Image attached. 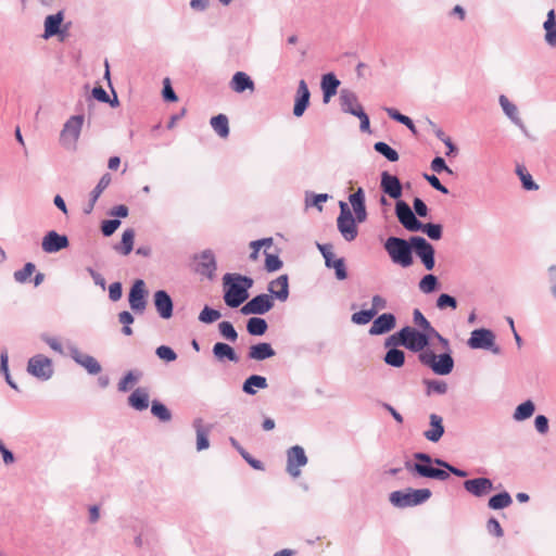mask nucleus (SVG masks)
Returning a JSON list of instances; mask_svg holds the SVG:
<instances>
[{
  "mask_svg": "<svg viewBox=\"0 0 556 556\" xmlns=\"http://www.w3.org/2000/svg\"><path fill=\"white\" fill-rule=\"evenodd\" d=\"M386 112L388 113V115L394 119V121H397L402 124H404L405 126H407L413 132H416V128H415V125L413 123V121L406 116V115H403L401 114L399 111H396L395 109H392V108H388L386 109Z\"/></svg>",
  "mask_w": 556,
  "mask_h": 556,
  "instance_id": "nucleus-44",
  "label": "nucleus"
},
{
  "mask_svg": "<svg viewBox=\"0 0 556 556\" xmlns=\"http://www.w3.org/2000/svg\"><path fill=\"white\" fill-rule=\"evenodd\" d=\"M396 216L400 223L409 231H418L422 224L416 218L407 203L399 201L396 203Z\"/></svg>",
  "mask_w": 556,
  "mask_h": 556,
  "instance_id": "nucleus-12",
  "label": "nucleus"
},
{
  "mask_svg": "<svg viewBox=\"0 0 556 556\" xmlns=\"http://www.w3.org/2000/svg\"><path fill=\"white\" fill-rule=\"evenodd\" d=\"M534 425L535 429L542 434L548 431V420L543 415H539L535 417Z\"/></svg>",
  "mask_w": 556,
  "mask_h": 556,
  "instance_id": "nucleus-64",
  "label": "nucleus"
},
{
  "mask_svg": "<svg viewBox=\"0 0 556 556\" xmlns=\"http://www.w3.org/2000/svg\"><path fill=\"white\" fill-rule=\"evenodd\" d=\"M438 283V279L433 275H426L419 282V289L424 293H430L432 292Z\"/></svg>",
  "mask_w": 556,
  "mask_h": 556,
  "instance_id": "nucleus-53",
  "label": "nucleus"
},
{
  "mask_svg": "<svg viewBox=\"0 0 556 556\" xmlns=\"http://www.w3.org/2000/svg\"><path fill=\"white\" fill-rule=\"evenodd\" d=\"M220 312L205 306L199 315L202 323H213L220 318Z\"/></svg>",
  "mask_w": 556,
  "mask_h": 556,
  "instance_id": "nucleus-51",
  "label": "nucleus"
},
{
  "mask_svg": "<svg viewBox=\"0 0 556 556\" xmlns=\"http://www.w3.org/2000/svg\"><path fill=\"white\" fill-rule=\"evenodd\" d=\"M340 233L346 241H353L358 233L357 225L352 216V212L345 202H340V214L337 219Z\"/></svg>",
  "mask_w": 556,
  "mask_h": 556,
  "instance_id": "nucleus-7",
  "label": "nucleus"
},
{
  "mask_svg": "<svg viewBox=\"0 0 556 556\" xmlns=\"http://www.w3.org/2000/svg\"><path fill=\"white\" fill-rule=\"evenodd\" d=\"M35 268L36 267L33 263H26L21 270L14 273L15 280L20 283L26 282L29 279V277L34 274Z\"/></svg>",
  "mask_w": 556,
  "mask_h": 556,
  "instance_id": "nucleus-49",
  "label": "nucleus"
},
{
  "mask_svg": "<svg viewBox=\"0 0 556 556\" xmlns=\"http://www.w3.org/2000/svg\"><path fill=\"white\" fill-rule=\"evenodd\" d=\"M486 529L489 533L495 535L496 538H502L504 531L500 525V522L495 518H490L486 522Z\"/></svg>",
  "mask_w": 556,
  "mask_h": 556,
  "instance_id": "nucleus-59",
  "label": "nucleus"
},
{
  "mask_svg": "<svg viewBox=\"0 0 556 556\" xmlns=\"http://www.w3.org/2000/svg\"><path fill=\"white\" fill-rule=\"evenodd\" d=\"M253 279L240 274H226L223 277L224 301L229 307H238L249 296Z\"/></svg>",
  "mask_w": 556,
  "mask_h": 556,
  "instance_id": "nucleus-1",
  "label": "nucleus"
},
{
  "mask_svg": "<svg viewBox=\"0 0 556 556\" xmlns=\"http://www.w3.org/2000/svg\"><path fill=\"white\" fill-rule=\"evenodd\" d=\"M410 248V242L408 243L406 240L396 237H390L384 243V249L391 260L403 267H408L413 264Z\"/></svg>",
  "mask_w": 556,
  "mask_h": 556,
  "instance_id": "nucleus-3",
  "label": "nucleus"
},
{
  "mask_svg": "<svg viewBox=\"0 0 556 556\" xmlns=\"http://www.w3.org/2000/svg\"><path fill=\"white\" fill-rule=\"evenodd\" d=\"M419 359L438 375H447L453 369V358L450 354L435 355L433 350H419Z\"/></svg>",
  "mask_w": 556,
  "mask_h": 556,
  "instance_id": "nucleus-5",
  "label": "nucleus"
},
{
  "mask_svg": "<svg viewBox=\"0 0 556 556\" xmlns=\"http://www.w3.org/2000/svg\"><path fill=\"white\" fill-rule=\"evenodd\" d=\"M437 306L440 308V309H444L446 307H451L453 309L456 308L457 306V303H456V300L448 295V294H441L439 298H438V301H437Z\"/></svg>",
  "mask_w": 556,
  "mask_h": 556,
  "instance_id": "nucleus-56",
  "label": "nucleus"
},
{
  "mask_svg": "<svg viewBox=\"0 0 556 556\" xmlns=\"http://www.w3.org/2000/svg\"><path fill=\"white\" fill-rule=\"evenodd\" d=\"M64 20V13L59 11L56 14L48 15L45 20V38H50L60 33L61 24Z\"/></svg>",
  "mask_w": 556,
  "mask_h": 556,
  "instance_id": "nucleus-30",
  "label": "nucleus"
},
{
  "mask_svg": "<svg viewBox=\"0 0 556 556\" xmlns=\"http://www.w3.org/2000/svg\"><path fill=\"white\" fill-rule=\"evenodd\" d=\"M275 354V350H251L249 357L256 361H263L271 357Z\"/></svg>",
  "mask_w": 556,
  "mask_h": 556,
  "instance_id": "nucleus-60",
  "label": "nucleus"
},
{
  "mask_svg": "<svg viewBox=\"0 0 556 556\" xmlns=\"http://www.w3.org/2000/svg\"><path fill=\"white\" fill-rule=\"evenodd\" d=\"M42 250L47 253H54L68 247L66 236L59 235L55 231H49L42 239Z\"/></svg>",
  "mask_w": 556,
  "mask_h": 556,
  "instance_id": "nucleus-16",
  "label": "nucleus"
},
{
  "mask_svg": "<svg viewBox=\"0 0 556 556\" xmlns=\"http://www.w3.org/2000/svg\"><path fill=\"white\" fill-rule=\"evenodd\" d=\"M27 370L33 376L43 380L49 379L53 372L51 361L42 354L29 359Z\"/></svg>",
  "mask_w": 556,
  "mask_h": 556,
  "instance_id": "nucleus-9",
  "label": "nucleus"
},
{
  "mask_svg": "<svg viewBox=\"0 0 556 556\" xmlns=\"http://www.w3.org/2000/svg\"><path fill=\"white\" fill-rule=\"evenodd\" d=\"M534 404L532 401L528 400L523 402L522 404L518 405L514 413V419L515 420H525L530 418L534 413Z\"/></svg>",
  "mask_w": 556,
  "mask_h": 556,
  "instance_id": "nucleus-39",
  "label": "nucleus"
},
{
  "mask_svg": "<svg viewBox=\"0 0 556 556\" xmlns=\"http://www.w3.org/2000/svg\"><path fill=\"white\" fill-rule=\"evenodd\" d=\"M163 97L167 101H172V102L177 101V96L170 86L169 78L164 79Z\"/></svg>",
  "mask_w": 556,
  "mask_h": 556,
  "instance_id": "nucleus-63",
  "label": "nucleus"
},
{
  "mask_svg": "<svg viewBox=\"0 0 556 556\" xmlns=\"http://www.w3.org/2000/svg\"><path fill=\"white\" fill-rule=\"evenodd\" d=\"M500 103L506 115L513 121L517 119V108L505 96L500 97Z\"/></svg>",
  "mask_w": 556,
  "mask_h": 556,
  "instance_id": "nucleus-54",
  "label": "nucleus"
},
{
  "mask_svg": "<svg viewBox=\"0 0 556 556\" xmlns=\"http://www.w3.org/2000/svg\"><path fill=\"white\" fill-rule=\"evenodd\" d=\"M321 252L327 267L336 270L339 280H344L348 276L343 258H336L330 245L317 244Z\"/></svg>",
  "mask_w": 556,
  "mask_h": 556,
  "instance_id": "nucleus-14",
  "label": "nucleus"
},
{
  "mask_svg": "<svg viewBox=\"0 0 556 556\" xmlns=\"http://www.w3.org/2000/svg\"><path fill=\"white\" fill-rule=\"evenodd\" d=\"M431 496L429 489H406L394 491L390 494V502L396 507L416 506L426 502Z\"/></svg>",
  "mask_w": 556,
  "mask_h": 556,
  "instance_id": "nucleus-4",
  "label": "nucleus"
},
{
  "mask_svg": "<svg viewBox=\"0 0 556 556\" xmlns=\"http://www.w3.org/2000/svg\"><path fill=\"white\" fill-rule=\"evenodd\" d=\"M194 428L197 431V448L202 451L208 447V430L203 429L202 420L198 419L194 421Z\"/></svg>",
  "mask_w": 556,
  "mask_h": 556,
  "instance_id": "nucleus-40",
  "label": "nucleus"
},
{
  "mask_svg": "<svg viewBox=\"0 0 556 556\" xmlns=\"http://www.w3.org/2000/svg\"><path fill=\"white\" fill-rule=\"evenodd\" d=\"M430 427L431 428L425 432V437L431 442H438L444 432L442 418L435 414H431Z\"/></svg>",
  "mask_w": 556,
  "mask_h": 556,
  "instance_id": "nucleus-32",
  "label": "nucleus"
},
{
  "mask_svg": "<svg viewBox=\"0 0 556 556\" xmlns=\"http://www.w3.org/2000/svg\"><path fill=\"white\" fill-rule=\"evenodd\" d=\"M544 29L546 30V42L552 47H556V17L554 10H551L547 13V18L544 22Z\"/></svg>",
  "mask_w": 556,
  "mask_h": 556,
  "instance_id": "nucleus-34",
  "label": "nucleus"
},
{
  "mask_svg": "<svg viewBox=\"0 0 556 556\" xmlns=\"http://www.w3.org/2000/svg\"><path fill=\"white\" fill-rule=\"evenodd\" d=\"M413 316L414 324L420 328V331L427 333L432 339L438 338L442 343L446 344V341L435 331L418 308L414 309Z\"/></svg>",
  "mask_w": 556,
  "mask_h": 556,
  "instance_id": "nucleus-28",
  "label": "nucleus"
},
{
  "mask_svg": "<svg viewBox=\"0 0 556 556\" xmlns=\"http://www.w3.org/2000/svg\"><path fill=\"white\" fill-rule=\"evenodd\" d=\"M404 358L402 350H389L384 356L386 363L394 367L402 366L404 364Z\"/></svg>",
  "mask_w": 556,
  "mask_h": 556,
  "instance_id": "nucleus-45",
  "label": "nucleus"
},
{
  "mask_svg": "<svg viewBox=\"0 0 556 556\" xmlns=\"http://www.w3.org/2000/svg\"><path fill=\"white\" fill-rule=\"evenodd\" d=\"M431 168L437 173L447 172L448 174H452V170L446 166L445 161L440 156H437L432 160Z\"/></svg>",
  "mask_w": 556,
  "mask_h": 556,
  "instance_id": "nucleus-62",
  "label": "nucleus"
},
{
  "mask_svg": "<svg viewBox=\"0 0 556 556\" xmlns=\"http://www.w3.org/2000/svg\"><path fill=\"white\" fill-rule=\"evenodd\" d=\"M129 405L137 409L143 410L149 406V394L143 389H136L128 397Z\"/></svg>",
  "mask_w": 556,
  "mask_h": 556,
  "instance_id": "nucleus-33",
  "label": "nucleus"
},
{
  "mask_svg": "<svg viewBox=\"0 0 556 556\" xmlns=\"http://www.w3.org/2000/svg\"><path fill=\"white\" fill-rule=\"evenodd\" d=\"M340 104L344 112L350 113L354 116L363 111V108L359 104L357 97L349 90L341 91Z\"/></svg>",
  "mask_w": 556,
  "mask_h": 556,
  "instance_id": "nucleus-23",
  "label": "nucleus"
},
{
  "mask_svg": "<svg viewBox=\"0 0 556 556\" xmlns=\"http://www.w3.org/2000/svg\"><path fill=\"white\" fill-rule=\"evenodd\" d=\"M216 267L215 256L211 251H204L197 257L195 271L199 275L213 279Z\"/></svg>",
  "mask_w": 556,
  "mask_h": 556,
  "instance_id": "nucleus-15",
  "label": "nucleus"
},
{
  "mask_svg": "<svg viewBox=\"0 0 556 556\" xmlns=\"http://www.w3.org/2000/svg\"><path fill=\"white\" fill-rule=\"evenodd\" d=\"M138 378V374H135L134 371L127 372L125 377L118 382V390L121 392H126L137 382Z\"/></svg>",
  "mask_w": 556,
  "mask_h": 556,
  "instance_id": "nucleus-50",
  "label": "nucleus"
},
{
  "mask_svg": "<svg viewBox=\"0 0 556 556\" xmlns=\"http://www.w3.org/2000/svg\"><path fill=\"white\" fill-rule=\"evenodd\" d=\"M274 306L273 298L268 294H260L245 303L241 312L244 315L250 314H265L270 311Z\"/></svg>",
  "mask_w": 556,
  "mask_h": 556,
  "instance_id": "nucleus-10",
  "label": "nucleus"
},
{
  "mask_svg": "<svg viewBox=\"0 0 556 556\" xmlns=\"http://www.w3.org/2000/svg\"><path fill=\"white\" fill-rule=\"evenodd\" d=\"M412 469L416 471L419 476L426 478L446 480L450 477V473L446 470L433 468L429 465H424L419 463L414 464Z\"/></svg>",
  "mask_w": 556,
  "mask_h": 556,
  "instance_id": "nucleus-26",
  "label": "nucleus"
},
{
  "mask_svg": "<svg viewBox=\"0 0 556 556\" xmlns=\"http://www.w3.org/2000/svg\"><path fill=\"white\" fill-rule=\"evenodd\" d=\"M273 243V239L271 238H267V239H262V240H256V241H252L250 243V247L252 249V252L250 254V257L251 260H257L258 257V252H260V249L263 247V245H267V247H270Z\"/></svg>",
  "mask_w": 556,
  "mask_h": 556,
  "instance_id": "nucleus-55",
  "label": "nucleus"
},
{
  "mask_svg": "<svg viewBox=\"0 0 556 556\" xmlns=\"http://www.w3.org/2000/svg\"><path fill=\"white\" fill-rule=\"evenodd\" d=\"M230 88L238 93L245 90L254 91V83L244 72H237L230 80Z\"/></svg>",
  "mask_w": 556,
  "mask_h": 556,
  "instance_id": "nucleus-27",
  "label": "nucleus"
},
{
  "mask_svg": "<svg viewBox=\"0 0 556 556\" xmlns=\"http://www.w3.org/2000/svg\"><path fill=\"white\" fill-rule=\"evenodd\" d=\"M376 309H365L352 315V321L357 325H366L368 324L376 315Z\"/></svg>",
  "mask_w": 556,
  "mask_h": 556,
  "instance_id": "nucleus-47",
  "label": "nucleus"
},
{
  "mask_svg": "<svg viewBox=\"0 0 556 556\" xmlns=\"http://www.w3.org/2000/svg\"><path fill=\"white\" fill-rule=\"evenodd\" d=\"M218 329H219V332L220 334L226 339V340H229L231 342H235L238 334H237V331L235 330L233 326L231 323L229 321H222L219 325H218Z\"/></svg>",
  "mask_w": 556,
  "mask_h": 556,
  "instance_id": "nucleus-48",
  "label": "nucleus"
},
{
  "mask_svg": "<svg viewBox=\"0 0 556 556\" xmlns=\"http://www.w3.org/2000/svg\"><path fill=\"white\" fill-rule=\"evenodd\" d=\"M309 90H308V87L305 83V80H300L299 83V86H298V90H296V99H295V104H294V108H293V114L296 116V117H300L303 115V113L305 112L308 103H309Z\"/></svg>",
  "mask_w": 556,
  "mask_h": 556,
  "instance_id": "nucleus-20",
  "label": "nucleus"
},
{
  "mask_svg": "<svg viewBox=\"0 0 556 556\" xmlns=\"http://www.w3.org/2000/svg\"><path fill=\"white\" fill-rule=\"evenodd\" d=\"M147 289L143 280L138 279L134 282L129 292V305L135 312H143L146 308Z\"/></svg>",
  "mask_w": 556,
  "mask_h": 556,
  "instance_id": "nucleus-13",
  "label": "nucleus"
},
{
  "mask_svg": "<svg viewBox=\"0 0 556 556\" xmlns=\"http://www.w3.org/2000/svg\"><path fill=\"white\" fill-rule=\"evenodd\" d=\"M211 126L215 132L222 137L227 138L229 135V123L228 118L224 114H218L211 118Z\"/></svg>",
  "mask_w": 556,
  "mask_h": 556,
  "instance_id": "nucleus-35",
  "label": "nucleus"
},
{
  "mask_svg": "<svg viewBox=\"0 0 556 556\" xmlns=\"http://www.w3.org/2000/svg\"><path fill=\"white\" fill-rule=\"evenodd\" d=\"M349 200L356 215V220L363 223L367 216L363 189L359 188L356 192L352 193Z\"/></svg>",
  "mask_w": 556,
  "mask_h": 556,
  "instance_id": "nucleus-25",
  "label": "nucleus"
},
{
  "mask_svg": "<svg viewBox=\"0 0 556 556\" xmlns=\"http://www.w3.org/2000/svg\"><path fill=\"white\" fill-rule=\"evenodd\" d=\"M375 150L382 154L384 157H387L391 162H396L399 160V153L392 149L390 146H388L386 142H376L374 146Z\"/></svg>",
  "mask_w": 556,
  "mask_h": 556,
  "instance_id": "nucleus-43",
  "label": "nucleus"
},
{
  "mask_svg": "<svg viewBox=\"0 0 556 556\" xmlns=\"http://www.w3.org/2000/svg\"><path fill=\"white\" fill-rule=\"evenodd\" d=\"M287 471L298 478L301 475L300 468L307 464V457L303 447L295 445L288 451Z\"/></svg>",
  "mask_w": 556,
  "mask_h": 556,
  "instance_id": "nucleus-11",
  "label": "nucleus"
},
{
  "mask_svg": "<svg viewBox=\"0 0 556 556\" xmlns=\"http://www.w3.org/2000/svg\"><path fill=\"white\" fill-rule=\"evenodd\" d=\"M517 174L520 177L522 186L527 190H536L539 186L532 180L531 175L522 166H517Z\"/></svg>",
  "mask_w": 556,
  "mask_h": 556,
  "instance_id": "nucleus-46",
  "label": "nucleus"
},
{
  "mask_svg": "<svg viewBox=\"0 0 556 556\" xmlns=\"http://www.w3.org/2000/svg\"><path fill=\"white\" fill-rule=\"evenodd\" d=\"M395 326V317L390 313H384L374 320L369 333L381 334L390 331Z\"/></svg>",
  "mask_w": 556,
  "mask_h": 556,
  "instance_id": "nucleus-24",
  "label": "nucleus"
},
{
  "mask_svg": "<svg viewBox=\"0 0 556 556\" xmlns=\"http://www.w3.org/2000/svg\"><path fill=\"white\" fill-rule=\"evenodd\" d=\"M121 222L118 219L104 220L101 225V231L105 237L113 235L119 227Z\"/></svg>",
  "mask_w": 556,
  "mask_h": 556,
  "instance_id": "nucleus-57",
  "label": "nucleus"
},
{
  "mask_svg": "<svg viewBox=\"0 0 556 556\" xmlns=\"http://www.w3.org/2000/svg\"><path fill=\"white\" fill-rule=\"evenodd\" d=\"M267 323L265 319L260 317H251L248 320L247 329L248 332L252 336H262L267 330Z\"/></svg>",
  "mask_w": 556,
  "mask_h": 556,
  "instance_id": "nucleus-37",
  "label": "nucleus"
},
{
  "mask_svg": "<svg viewBox=\"0 0 556 556\" xmlns=\"http://www.w3.org/2000/svg\"><path fill=\"white\" fill-rule=\"evenodd\" d=\"M151 413L161 421H169L172 419V414L169 409L164 404L157 401L152 402Z\"/></svg>",
  "mask_w": 556,
  "mask_h": 556,
  "instance_id": "nucleus-42",
  "label": "nucleus"
},
{
  "mask_svg": "<svg viewBox=\"0 0 556 556\" xmlns=\"http://www.w3.org/2000/svg\"><path fill=\"white\" fill-rule=\"evenodd\" d=\"M268 290L271 293V298L275 296L279 301L285 302L289 296L288 276L281 275L275 280L270 281Z\"/></svg>",
  "mask_w": 556,
  "mask_h": 556,
  "instance_id": "nucleus-22",
  "label": "nucleus"
},
{
  "mask_svg": "<svg viewBox=\"0 0 556 556\" xmlns=\"http://www.w3.org/2000/svg\"><path fill=\"white\" fill-rule=\"evenodd\" d=\"M83 115L70 117L60 134V142L68 150H75L84 125Z\"/></svg>",
  "mask_w": 556,
  "mask_h": 556,
  "instance_id": "nucleus-6",
  "label": "nucleus"
},
{
  "mask_svg": "<svg viewBox=\"0 0 556 556\" xmlns=\"http://www.w3.org/2000/svg\"><path fill=\"white\" fill-rule=\"evenodd\" d=\"M469 348H492L495 344V336L489 329H476L468 341Z\"/></svg>",
  "mask_w": 556,
  "mask_h": 556,
  "instance_id": "nucleus-17",
  "label": "nucleus"
},
{
  "mask_svg": "<svg viewBox=\"0 0 556 556\" xmlns=\"http://www.w3.org/2000/svg\"><path fill=\"white\" fill-rule=\"evenodd\" d=\"M424 178L438 191L446 194L448 190L440 182L439 178L434 175L425 174Z\"/></svg>",
  "mask_w": 556,
  "mask_h": 556,
  "instance_id": "nucleus-61",
  "label": "nucleus"
},
{
  "mask_svg": "<svg viewBox=\"0 0 556 556\" xmlns=\"http://www.w3.org/2000/svg\"><path fill=\"white\" fill-rule=\"evenodd\" d=\"M431 340V337L420 330L404 327L387 339L384 348H427Z\"/></svg>",
  "mask_w": 556,
  "mask_h": 556,
  "instance_id": "nucleus-2",
  "label": "nucleus"
},
{
  "mask_svg": "<svg viewBox=\"0 0 556 556\" xmlns=\"http://www.w3.org/2000/svg\"><path fill=\"white\" fill-rule=\"evenodd\" d=\"M381 188L393 199H399L402 195V186L399 178L387 172L381 175Z\"/></svg>",
  "mask_w": 556,
  "mask_h": 556,
  "instance_id": "nucleus-21",
  "label": "nucleus"
},
{
  "mask_svg": "<svg viewBox=\"0 0 556 556\" xmlns=\"http://www.w3.org/2000/svg\"><path fill=\"white\" fill-rule=\"evenodd\" d=\"M154 305L159 315L168 319L173 315V301L167 292L159 290L154 293Z\"/></svg>",
  "mask_w": 556,
  "mask_h": 556,
  "instance_id": "nucleus-19",
  "label": "nucleus"
},
{
  "mask_svg": "<svg viewBox=\"0 0 556 556\" xmlns=\"http://www.w3.org/2000/svg\"><path fill=\"white\" fill-rule=\"evenodd\" d=\"M75 354H74V359L79 364L81 365L84 368H86V370L89 372V374H92V375H96L98 372H100L101 370V366L100 364L97 362L96 358H93L92 356L90 355H87V354H84L77 350L74 351Z\"/></svg>",
  "mask_w": 556,
  "mask_h": 556,
  "instance_id": "nucleus-31",
  "label": "nucleus"
},
{
  "mask_svg": "<svg viewBox=\"0 0 556 556\" xmlns=\"http://www.w3.org/2000/svg\"><path fill=\"white\" fill-rule=\"evenodd\" d=\"M135 231L134 229H126L122 235L121 244L116 247L123 255H128L134 248Z\"/></svg>",
  "mask_w": 556,
  "mask_h": 556,
  "instance_id": "nucleus-36",
  "label": "nucleus"
},
{
  "mask_svg": "<svg viewBox=\"0 0 556 556\" xmlns=\"http://www.w3.org/2000/svg\"><path fill=\"white\" fill-rule=\"evenodd\" d=\"M464 488L470 494L481 497L492 491L493 483L488 478H476L466 480L464 482Z\"/></svg>",
  "mask_w": 556,
  "mask_h": 556,
  "instance_id": "nucleus-18",
  "label": "nucleus"
},
{
  "mask_svg": "<svg viewBox=\"0 0 556 556\" xmlns=\"http://www.w3.org/2000/svg\"><path fill=\"white\" fill-rule=\"evenodd\" d=\"M410 245L414 248L417 256L421 260L425 267L428 270L434 267V249L433 247L422 237H412Z\"/></svg>",
  "mask_w": 556,
  "mask_h": 556,
  "instance_id": "nucleus-8",
  "label": "nucleus"
},
{
  "mask_svg": "<svg viewBox=\"0 0 556 556\" xmlns=\"http://www.w3.org/2000/svg\"><path fill=\"white\" fill-rule=\"evenodd\" d=\"M266 387V379L262 376H251L249 377L244 384H243V391L249 394H254L255 389L254 388H265Z\"/></svg>",
  "mask_w": 556,
  "mask_h": 556,
  "instance_id": "nucleus-41",
  "label": "nucleus"
},
{
  "mask_svg": "<svg viewBox=\"0 0 556 556\" xmlns=\"http://www.w3.org/2000/svg\"><path fill=\"white\" fill-rule=\"evenodd\" d=\"M282 266V262L277 255L266 253L265 268L268 271L278 270Z\"/></svg>",
  "mask_w": 556,
  "mask_h": 556,
  "instance_id": "nucleus-58",
  "label": "nucleus"
},
{
  "mask_svg": "<svg viewBox=\"0 0 556 556\" xmlns=\"http://www.w3.org/2000/svg\"><path fill=\"white\" fill-rule=\"evenodd\" d=\"M420 230L424 231L432 240H439L442 237V227L438 224L422 225Z\"/></svg>",
  "mask_w": 556,
  "mask_h": 556,
  "instance_id": "nucleus-52",
  "label": "nucleus"
},
{
  "mask_svg": "<svg viewBox=\"0 0 556 556\" xmlns=\"http://www.w3.org/2000/svg\"><path fill=\"white\" fill-rule=\"evenodd\" d=\"M340 85L339 79L331 73L326 74L321 78L323 100L328 103L330 99L336 96L337 89Z\"/></svg>",
  "mask_w": 556,
  "mask_h": 556,
  "instance_id": "nucleus-29",
  "label": "nucleus"
},
{
  "mask_svg": "<svg viewBox=\"0 0 556 556\" xmlns=\"http://www.w3.org/2000/svg\"><path fill=\"white\" fill-rule=\"evenodd\" d=\"M513 503V500L507 492L498 493L489 500L488 506L491 509H503L508 507Z\"/></svg>",
  "mask_w": 556,
  "mask_h": 556,
  "instance_id": "nucleus-38",
  "label": "nucleus"
}]
</instances>
